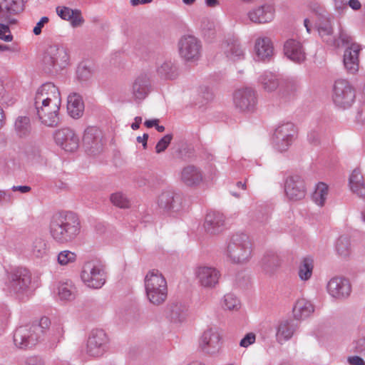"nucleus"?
I'll use <instances>...</instances> for the list:
<instances>
[{"label": "nucleus", "mask_w": 365, "mask_h": 365, "mask_svg": "<svg viewBox=\"0 0 365 365\" xmlns=\"http://www.w3.org/2000/svg\"><path fill=\"white\" fill-rule=\"evenodd\" d=\"M61 106V93L53 83H46L38 88L34 97V106L42 124L49 127L58 125Z\"/></svg>", "instance_id": "f257e3e1"}, {"label": "nucleus", "mask_w": 365, "mask_h": 365, "mask_svg": "<svg viewBox=\"0 0 365 365\" xmlns=\"http://www.w3.org/2000/svg\"><path fill=\"white\" fill-rule=\"evenodd\" d=\"M81 229L79 217L71 212L54 215L49 225L52 239L59 244H66L74 240L80 234Z\"/></svg>", "instance_id": "f03ea898"}, {"label": "nucleus", "mask_w": 365, "mask_h": 365, "mask_svg": "<svg viewBox=\"0 0 365 365\" xmlns=\"http://www.w3.org/2000/svg\"><path fill=\"white\" fill-rule=\"evenodd\" d=\"M146 296L154 305H160L168 297V284L164 276L158 269L150 270L145 277Z\"/></svg>", "instance_id": "7ed1b4c3"}, {"label": "nucleus", "mask_w": 365, "mask_h": 365, "mask_svg": "<svg viewBox=\"0 0 365 365\" xmlns=\"http://www.w3.org/2000/svg\"><path fill=\"white\" fill-rule=\"evenodd\" d=\"M50 322L47 317L41 319L38 325L24 326L17 328L14 334V341L19 348L31 347L38 341L43 328L48 327Z\"/></svg>", "instance_id": "20e7f679"}, {"label": "nucleus", "mask_w": 365, "mask_h": 365, "mask_svg": "<svg viewBox=\"0 0 365 365\" xmlns=\"http://www.w3.org/2000/svg\"><path fill=\"white\" fill-rule=\"evenodd\" d=\"M251 253V242L245 235L235 236L228 244L227 255L232 263L242 264L247 262Z\"/></svg>", "instance_id": "39448f33"}, {"label": "nucleus", "mask_w": 365, "mask_h": 365, "mask_svg": "<svg viewBox=\"0 0 365 365\" xmlns=\"http://www.w3.org/2000/svg\"><path fill=\"white\" fill-rule=\"evenodd\" d=\"M331 97L337 106L346 108L354 103L355 90L347 80L339 78L334 81Z\"/></svg>", "instance_id": "423d86ee"}, {"label": "nucleus", "mask_w": 365, "mask_h": 365, "mask_svg": "<svg viewBox=\"0 0 365 365\" xmlns=\"http://www.w3.org/2000/svg\"><path fill=\"white\" fill-rule=\"evenodd\" d=\"M46 65L51 67L55 71H58L67 66L70 62V56L68 50L61 46H51L43 57Z\"/></svg>", "instance_id": "0eeeda50"}, {"label": "nucleus", "mask_w": 365, "mask_h": 365, "mask_svg": "<svg viewBox=\"0 0 365 365\" xmlns=\"http://www.w3.org/2000/svg\"><path fill=\"white\" fill-rule=\"evenodd\" d=\"M81 277L85 284L94 289L101 288L106 281L102 266L91 262L83 265Z\"/></svg>", "instance_id": "6e6552de"}, {"label": "nucleus", "mask_w": 365, "mask_h": 365, "mask_svg": "<svg viewBox=\"0 0 365 365\" xmlns=\"http://www.w3.org/2000/svg\"><path fill=\"white\" fill-rule=\"evenodd\" d=\"M222 346L221 334L215 329L205 330L198 340L199 349L210 355L218 354Z\"/></svg>", "instance_id": "1a4fd4ad"}, {"label": "nucleus", "mask_w": 365, "mask_h": 365, "mask_svg": "<svg viewBox=\"0 0 365 365\" xmlns=\"http://www.w3.org/2000/svg\"><path fill=\"white\" fill-rule=\"evenodd\" d=\"M178 51L180 56L184 59L197 60L200 55L201 44L194 36H183L178 42Z\"/></svg>", "instance_id": "9d476101"}, {"label": "nucleus", "mask_w": 365, "mask_h": 365, "mask_svg": "<svg viewBox=\"0 0 365 365\" xmlns=\"http://www.w3.org/2000/svg\"><path fill=\"white\" fill-rule=\"evenodd\" d=\"M10 287L14 292H23L33 287L31 273L26 268L15 269L10 275Z\"/></svg>", "instance_id": "9b49d317"}, {"label": "nucleus", "mask_w": 365, "mask_h": 365, "mask_svg": "<svg viewBox=\"0 0 365 365\" xmlns=\"http://www.w3.org/2000/svg\"><path fill=\"white\" fill-rule=\"evenodd\" d=\"M56 143L66 152H74L79 146V138L69 128H63L54 134Z\"/></svg>", "instance_id": "f8f14e48"}, {"label": "nucleus", "mask_w": 365, "mask_h": 365, "mask_svg": "<svg viewBox=\"0 0 365 365\" xmlns=\"http://www.w3.org/2000/svg\"><path fill=\"white\" fill-rule=\"evenodd\" d=\"M195 277L199 284L206 288L215 287L220 277V272L213 267L199 266L195 269Z\"/></svg>", "instance_id": "ddd939ff"}, {"label": "nucleus", "mask_w": 365, "mask_h": 365, "mask_svg": "<svg viewBox=\"0 0 365 365\" xmlns=\"http://www.w3.org/2000/svg\"><path fill=\"white\" fill-rule=\"evenodd\" d=\"M297 134L293 123H287L279 125L275 130V137L277 140V146L279 150L283 151L293 142Z\"/></svg>", "instance_id": "4468645a"}, {"label": "nucleus", "mask_w": 365, "mask_h": 365, "mask_svg": "<svg viewBox=\"0 0 365 365\" xmlns=\"http://www.w3.org/2000/svg\"><path fill=\"white\" fill-rule=\"evenodd\" d=\"M234 103L240 110L245 111L253 108L256 104L255 91L248 88L236 91L233 96Z\"/></svg>", "instance_id": "2eb2a0df"}, {"label": "nucleus", "mask_w": 365, "mask_h": 365, "mask_svg": "<svg viewBox=\"0 0 365 365\" xmlns=\"http://www.w3.org/2000/svg\"><path fill=\"white\" fill-rule=\"evenodd\" d=\"M285 192L290 200H300L306 195L304 180L299 176L289 177L285 182Z\"/></svg>", "instance_id": "dca6fc26"}, {"label": "nucleus", "mask_w": 365, "mask_h": 365, "mask_svg": "<svg viewBox=\"0 0 365 365\" xmlns=\"http://www.w3.org/2000/svg\"><path fill=\"white\" fill-rule=\"evenodd\" d=\"M351 284L349 282L343 277H333L327 284L329 294L336 299H342L348 297L351 293Z\"/></svg>", "instance_id": "f3484780"}, {"label": "nucleus", "mask_w": 365, "mask_h": 365, "mask_svg": "<svg viewBox=\"0 0 365 365\" xmlns=\"http://www.w3.org/2000/svg\"><path fill=\"white\" fill-rule=\"evenodd\" d=\"M108 339L103 330L96 329L92 331L88 341V350L91 355L99 356L105 351Z\"/></svg>", "instance_id": "a211bd4d"}, {"label": "nucleus", "mask_w": 365, "mask_h": 365, "mask_svg": "<svg viewBox=\"0 0 365 365\" xmlns=\"http://www.w3.org/2000/svg\"><path fill=\"white\" fill-rule=\"evenodd\" d=\"M360 51L361 46L356 43H351V46H348L344 51V65L350 73L354 74L359 71Z\"/></svg>", "instance_id": "6ab92c4d"}, {"label": "nucleus", "mask_w": 365, "mask_h": 365, "mask_svg": "<svg viewBox=\"0 0 365 365\" xmlns=\"http://www.w3.org/2000/svg\"><path fill=\"white\" fill-rule=\"evenodd\" d=\"M203 226L205 231L210 235L220 232L225 226L223 214L216 211L208 212L205 216Z\"/></svg>", "instance_id": "aec40b11"}, {"label": "nucleus", "mask_w": 365, "mask_h": 365, "mask_svg": "<svg viewBox=\"0 0 365 365\" xmlns=\"http://www.w3.org/2000/svg\"><path fill=\"white\" fill-rule=\"evenodd\" d=\"M202 180L201 171L193 165L183 168L180 173V182L188 187L197 186L202 182Z\"/></svg>", "instance_id": "412c9836"}, {"label": "nucleus", "mask_w": 365, "mask_h": 365, "mask_svg": "<svg viewBox=\"0 0 365 365\" xmlns=\"http://www.w3.org/2000/svg\"><path fill=\"white\" fill-rule=\"evenodd\" d=\"M274 10L271 5H264L250 11V19L256 24H264L274 19Z\"/></svg>", "instance_id": "4be33fe9"}, {"label": "nucleus", "mask_w": 365, "mask_h": 365, "mask_svg": "<svg viewBox=\"0 0 365 365\" xmlns=\"http://www.w3.org/2000/svg\"><path fill=\"white\" fill-rule=\"evenodd\" d=\"M255 51L259 59H269L274 53V46L271 39L267 36L258 37L255 40Z\"/></svg>", "instance_id": "5701e85b"}, {"label": "nucleus", "mask_w": 365, "mask_h": 365, "mask_svg": "<svg viewBox=\"0 0 365 365\" xmlns=\"http://www.w3.org/2000/svg\"><path fill=\"white\" fill-rule=\"evenodd\" d=\"M296 327L291 320L280 321L276 327V340L279 344H283L289 340L294 335Z\"/></svg>", "instance_id": "b1692460"}, {"label": "nucleus", "mask_w": 365, "mask_h": 365, "mask_svg": "<svg viewBox=\"0 0 365 365\" xmlns=\"http://www.w3.org/2000/svg\"><path fill=\"white\" fill-rule=\"evenodd\" d=\"M284 54L292 61L302 62L305 59V53L301 43L293 39L286 41L284 46Z\"/></svg>", "instance_id": "393cba45"}, {"label": "nucleus", "mask_w": 365, "mask_h": 365, "mask_svg": "<svg viewBox=\"0 0 365 365\" xmlns=\"http://www.w3.org/2000/svg\"><path fill=\"white\" fill-rule=\"evenodd\" d=\"M150 78L147 73L138 75L132 86L133 95L135 98L143 99L149 91Z\"/></svg>", "instance_id": "a878e982"}, {"label": "nucleus", "mask_w": 365, "mask_h": 365, "mask_svg": "<svg viewBox=\"0 0 365 365\" xmlns=\"http://www.w3.org/2000/svg\"><path fill=\"white\" fill-rule=\"evenodd\" d=\"M317 22L316 23V27L319 36L324 41L331 44L333 39L331 36L333 34V29L331 26V19L323 16H317Z\"/></svg>", "instance_id": "bb28decb"}, {"label": "nucleus", "mask_w": 365, "mask_h": 365, "mask_svg": "<svg viewBox=\"0 0 365 365\" xmlns=\"http://www.w3.org/2000/svg\"><path fill=\"white\" fill-rule=\"evenodd\" d=\"M67 110L69 115L74 118H78L82 115L84 110V104L80 95L72 93L68 96Z\"/></svg>", "instance_id": "cd10ccee"}, {"label": "nucleus", "mask_w": 365, "mask_h": 365, "mask_svg": "<svg viewBox=\"0 0 365 365\" xmlns=\"http://www.w3.org/2000/svg\"><path fill=\"white\" fill-rule=\"evenodd\" d=\"M313 312V305L310 302L305 299H298L293 308L294 316L297 319L306 318Z\"/></svg>", "instance_id": "c85d7f7f"}, {"label": "nucleus", "mask_w": 365, "mask_h": 365, "mask_svg": "<svg viewBox=\"0 0 365 365\" xmlns=\"http://www.w3.org/2000/svg\"><path fill=\"white\" fill-rule=\"evenodd\" d=\"M351 190L360 196L365 195V183L359 170H354L349 177Z\"/></svg>", "instance_id": "c756f323"}, {"label": "nucleus", "mask_w": 365, "mask_h": 365, "mask_svg": "<svg viewBox=\"0 0 365 365\" xmlns=\"http://www.w3.org/2000/svg\"><path fill=\"white\" fill-rule=\"evenodd\" d=\"M329 193L328 186L319 182L317 185L314 192L312 195L313 201L320 207L324 206Z\"/></svg>", "instance_id": "7c9ffc66"}, {"label": "nucleus", "mask_w": 365, "mask_h": 365, "mask_svg": "<svg viewBox=\"0 0 365 365\" xmlns=\"http://www.w3.org/2000/svg\"><path fill=\"white\" fill-rule=\"evenodd\" d=\"M177 200L175 198L174 193L170 191H166L162 192L158 200V205L167 210H171L175 209V204Z\"/></svg>", "instance_id": "2f4dec72"}, {"label": "nucleus", "mask_w": 365, "mask_h": 365, "mask_svg": "<svg viewBox=\"0 0 365 365\" xmlns=\"http://www.w3.org/2000/svg\"><path fill=\"white\" fill-rule=\"evenodd\" d=\"M110 201L114 206L121 209H127L130 207L129 199L121 192L112 193L110 196Z\"/></svg>", "instance_id": "473e14b6"}, {"label": "nucleus", "mask_w": 365, "mask_h": 365, "mask_svg": "<svg viewBox=\"0 0 365 365\" xmlns=\"http://www.w3.org/2000/svg\"><path fill=\"white\" fill-rule=\"evenodd\" d=\"M313 260L309 258H305L302 262L299 268V276L302 280L309 279L313 270Z\"/></svg>", "instance_id": "72a5a7b5"}, {"label": "nucleus", "mask_w": 365, "mask_h": 365, "mask_svg": "<svg viewBox=\"0 0 365 365\" xmlns=\"http://www.w3.org/2000/svg\"><path fill=\"white\" fill-rule=\"evenodd\" d=\"M176 68L170 61L163 63L158 68V75L164 78H173L175 76Z\"/></svg>", "instance_id": "f704fd0d"}, {"label": "nucleus", "mask_w": 365, "mask_h": 365, "mask_svg": "<svg viewBox=\"0 0 365 365\" xmlns=\"http://www.w3.org/2000/svg\"><path fill=\"white\" fill-rule=\"evenodd\" d=\"M16 130L19 136H26L31 130L30 120L28 117H19L15 122Z\"/></svg>", "instance_id": "c9c22d12"}, {"label": "nucleus", "mask_w": 365, "mask_h": 365, "mask_svg": "<svg viewBox=\"0 0 365 365\" xmlns=\"http://www.w3.org/2000/svg\"><path fill=\"white\" fill-rule=\"evenodd\" d=\"M77 259L76 252L65 250L60 252L57 257L58 263L62 266L73 263Z\"/></svg>", "instance_id": "e433bc0d"}, {"label": "nucleus", "mask_w": 365, "mask_h": 365, "mask_svg": "<svg viewBox=\"0 0 365 365\" xmlns=\"http://www.w3.org/2000/svg\"><path fill=\"white\" fill-rule=\"evenodd\" d=\"M32 252L37 257H42L47 252V245L43 239H36L32 245Z\"/></svg>", "instance_id": "4c0bfd02"}, {"label": "nucleus", "mask_w": 365, "mask_h": 365, "mask_svg": "<svg viewBox=\"0 0 365 365\" xmlns=\"http://www.w3.org/2000/svg\"><path fill=\"white\" fill-rule=\"evenodd\" d=\"M351 43H354L352 37L346 31L341 30L339 38L335 40L332 39V43L331 44L336 47L344 46H347L348 47L351 46Z\"/></svg>", "instance_id": "58836bf2"}, {"label": "nucleus", "mask_w": 365, "mask_h": 365, "mask_svg": "<svg viewBox=\"0 0 365 365\" xmlns=\"http://www.w3.org/2000/svg\"><path fill=\"white\" fill-rule=\"evenodd\" d=\"M261 82L264 90L272 91L278 86V81L272 74L265 75L261 77Z\"/></svg>", "instance_id": "ea45409f"}, {"label": "nucleus", "mask_w": 365, "mask_h": 365, "mask_svg": "<svg viewBox=\"0 0 365 365\" xmlns=\"http://www.w3.org/2000/svg\"><path fill=\"white\" fill-rule=\"evenodd\" d=\"M349 240L347 237H340L336 244V249L339 255H346L349 253Z\"/></svg>", "instance_id": "a19ab883"}, {"label": "nucleus", "mask_w": 365, "mask_h": 365, "mask_svg": "<svg viewBox=\"0 0 365 365\" xmlns=\"http://www.w3.org/2000/svg\"><path fill=\"white\" fill-rule=\"evenodd\" d=\"M224 304L229 310L238 309L240 306L238 299L232 294H227L225 295Z\"/></svg>", "instance_id": "79ce46f5"}, {"label": "nucleus", "mask_w": 365, "mask_h": 365, "mask_svg": "<svg viewBox=\"0 0 365 365\" xmlns=\"http://www.w3.org/2000/svg\"><path fill=\"white\" fill-rule=\"evenodd\" d=\"M22 0H6V8L7 11L11 14H18L23 11Z\"/></svg>", "instance_id": "37998d69"}, {"label": "nucleus", "mask_w": 365, "mask_h": 365, "mask_svg": "<svg viewBox=\"0 0 365 365\" xmlns=\"http://www.w3.org/2000/svg\"><path fill=\"white\" fill-rule=\"evenodd\" d=\"M262 264L266 272H271L279 265L277 257L274 255L265 257L262 260Z\"/></svg>", "instance_id": "c03bdc74"}, {"label": "nucleus", "mask_w": 365, "mask_h": 365, "mask_svg": "<svg viewBox=\"0 0 365 365\" xmlns=\"http://www.w3.org/2000/svg\"><path fill=\"white\" fill-rule=\"evenodd\" d=\"M172 138L173 136L170 134H168L161 138L155 146L156 153H160L163 152L170 143Z\"/></svg>", "instance_id": "a18cd8bd"}, {"label": "nucleus", "mask_w": 365, "mask_h": 365, "mask_svg": "<svg viewBox=\"0 0 365 365\" xmlns=\"http://www.w3.org/2000/svg\"><path fill=\"white\" fill-rule=\"evenodd\" d=\"M0 39L6 42L12 41L13 36L7 25L0 24Z\"/></svg>", "instance_id": "49530a36"}, {"label": "nucleus", "mask_w": 365, "mask_h": 365, "mask_svg": "<svg viewBox=\"0 0 365 365\" xmlns=\"http://www.w3.org/2000/svg\"><path fill=\"white\" fill-rule=\"evenodd\" d=\"M56 12L62 19L67 21L73 15V10L65 6H58L56 8Z\"/></svg>", "instance_id": "de8ad7c7"}, {"label": "nucleus", "mask_w": 365, "mask_h": 365, "mask_svg": "<svg viewBox=\"0 0 365 365\" xmlns=\"http://www.w3.org/2000/svg\"><path fill=\"white\" fill-rule=\"evenodd\" d=\"M58 294L61 299L71 300L74 298L73 292L67 286H61L58 289Z\"/></svg>", "instance_id": "09e8293b"}, {"label": "nucleus", "mask_w": 365, "mask_h": 365, "mask_svg": "<svg viewBox=\"0 0 365 365\" xmlns=\"http://www.w3.org/2000/svg\"><path fill=\"white\" fill-rule=\"evenodd\" d=\"M256 340V336L254 333L250 332L247 334L244 338L240 341V346L244 348L248 347L250 345L254 344Z\"/></svg>", "instance_id": "8fccbe9b"}, {"label": "nucleus", "mask_w": 365, "mask_h": 365, "mask_svg": "<svg viewBox=\"0 0 365 365\" xmlns=\"http://www.w3.org/2000/svg\"><path fill=\"white\" fill-rule=\"evenodd\" d=\"M71 21V24L73 27H77L81 26L83 19L81 16V12L78 10H73V15L71 16V19H68Z\"/></svg>", "instance_id": "3c124183"}, {"label": "nucleus", "mask_w": 365, "mask_h": 365, "mask_svg": "<svg viewBox=\"0 0 365 365\" xmlns=\"http://www.w3.org/2000/svg\"><path fill=\"white\" fill-rule=\"evenodd\" d=\"M230 57H240L243 55V50L241 46L238 44H232L230 48Z\"/></svg>", "instance_id": "603ef678"}, {"label": "nucleus", "mask_w": 365, "mask_h": 365, "mask_svg": "<svg viewBox=\"0 0 365 365\" xmlns=\"http://www.w3.org/2000/svg\"><path fill=\"white\" fill-rule=\"evenodd\" d=\"M48 22V17H46V16L42 17L41 19V20L36 24V25L34 28V30H33L34 34L36 36L41 34L42 28Z\"/></svg>", "instance_id": "864d4df0"}, {"label": "nucleus", "mask_w": 365, "mask_h": 365, "mask_svg": "<svg viewBox=\"0 0 365 365\" xmlns=\"http://www.w3.org/2000/svg\"><path fill=\"white\" fill-rule=\"evenodd\" d=\"M348 361L350 365H365L364 360L358 356L349 357Z\"/></svg>", "instance_id": "5fc2aeb1"}, {"label": "nucleus", "mask_w": 365, "mask_h": 365, "mask_svg": "<svg viewBox=\"0 0 365 365\" xmlns=\"http://www.w3.org/2000/svg\"><path fill=\"white\" fill-rule=\"evenodd\" d=\"M26 365H43L42 360L37 356H31L26 359Z\"/></svg>", "instance_id": "6e6d98bb"}, {"label": "nucleus", "mask_w": 365, "mask_h": 365, "mask_svg": "<svg viewBox=\"0 0 365 365\" xmlns=\"http://www.w3.org/2000/svg\"><path fill=\"white\" fill-rule=\"evenodd\" d=\"M12 190H13V191H19L22 193H26L31 190V187L29 186H26V185H24V186L19 185V186H14L12 187Z\"/></svg>", "instance_id": "4d7b16f0"}, {"label": "nucleus", "mask_w": 365, "mask_h": 365, "mask_svg": "<svg viewBox=\"0 0 365 365\" xmlns=\"http://www.w3.org/2000/svg\"><path fill=\"white\" fill-rule=\"evenodd\" d=\"M348 4L351 9L354 10H358L361 6V3L358 0H349Z\"/></svg>", "instance_id": "13d9d810"}, {"label": "nucleus", "mask_w": 365, "mask_h": 365, "mask_svg": "<svg viewBox=\"0 0 365 365\" xmlns=\"http://www.w3.org/2000/svg\"><path fill=\"white\" fill-rule=\"evenodd\" d=\"M148 134H143V136H138L137 138V141L138 143H140L143 144V147L145 148L146 145H147V140H148Z\"/></svg>", "instance_id": "bf43d9fd"}, {"label": "nucleus", "mask_w": 365, "mask_h": 365, "mask_svg": "<svg viewBox=\"0 0 365 365\" xmlns=\"http://www.w3.org/2000/svg\"><path fill=\"white\" fill-rule=\"evenodd\" d=\"M158 122H159L158 119L148 120L145 121L144 124L147 128H150L153 126L155 127V125H157V123H158Z\"/></svg>", "instance_id": "052dcab7"}, {"label": "nucleus", "mask_w": 365, "mask_h": 365, "mask_svg": "<svg viewBox=\"0 0 365 365\" xmlns=\"http://www.w3.org/2000/svg\"><path fill=\"white\" fill-rule=\"evenodd\" d=\"M6 123V115L1 106H0V128H2Z\"/></svg>", "instance_id": "680f3d73"}, {"label": "nucleus", "mask_w": 365, "mask_h": 365, "mask_svg": "<svg viewBox=\"0 0 365 365\" xmlns=\"http://www.w3.org/2000/svg\"><path fill=\"white\" fill-rule=\"evenodd\" d=\"M141 121H142V118L141 117H135V122L132 123L131 125V128L133 129V130H137L140 127V124L141 123Z\"/></svg>", "instance_id": "e2e57ef3"}, {"label": "nucleus", "mask_w": 365, "mask_h": 365, "mask_svg": "<svg viewBox=\"0 0 365 365\" xmlns=\"http://www.w3.org/2000/svg\"><path fill=\"white\" fill-rule=\"evenodd\" d=\"M153 0H130L133 6H137L140 4H148L152 2Z\"/></svg>", "instance_id": "0e129e2a"}, {"label": "nucleus", "mask_w": 365, "mask_h": 365, "mask_svg": "<svg viewBox=\"0 0 365 365\" xmlns=\"http://www.w3.org/2000/svg\"><path fill=\"white\" fill-rule=\"evenodd\" d=\"M205 4L209 7H215L218 5L219 2L217 0H206Z\"/></svg>", "instance_id": "69168bd1"}, {"label": "nucleus", "mask_w": 365, "mask_h": 365, "mask_svg": "<svg viewBox=\"0 0 365 365\" xmlns=\"http://www.w3.org/2000/svg\"><path fill=\"white\" fill-rule=\"evenodd\" d=\"M304 26L307 29V31L308 33H310L311 31V24L310 20L309 19H305L304 21Z\"/></svg>", "instance_id": "338daca9"}, {"label": "nucleus", "mask_w": 365, "mask_h": 365, "mask_svg": "<svg viewBox=\"0 0 365 365\" xmlns=\"http://www.w3.org/2000/svg\"><path fill=\"white\" fill-rule=\"evenodd\" d=\"M155 128L158 132H163L165 130V127L163 125H159L158 123H157V125H155Z\"/></svg>", "instance_id": "774afa93"}]
</instances>
